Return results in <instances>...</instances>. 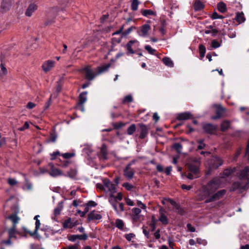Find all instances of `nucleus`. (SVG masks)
Listing matches in <instances>:
<instances>
[{"label": "nucleus", "mask_w": 249, "mask_h": 249, "mask_svg": "<svg viewBox=\"0 0 249 249\" xmlns=\"http://www.w3.org/2000/svg\"><path fill=\"white\" fill-rule=\"evenodd\" d=\"M221 183L219 178H213L206 185L203 186L200 199L203 200L214 193L220 187Z\"/></svg>", "instance_id": "f257e3e1"}, {"label": "nucleus", "mask_w": 249, "mask_h": 249, "mask_svg": "<svg viewBox=\"0 0 249 249\" xmlns=\"http://www.w3.org/2000/svg\"><path fill=\"white\" fill-rule=\"evenodd\" d=\"M96 187L100 190H104L106 193H109L110 195H113L116 192V188L114 184L107 178L103 180L102 184H97Z\"/></svg>", "instance_id": "f03ea898"}, {"label": "nucleus", "mask_w": 249, "mask_h": 249, "mask_svg": "<svg viewBox=\"0 0 249 249\" xmlns=\"http://www.w3.org/2000/svg\"><path fill=\"white\" fill-rule=\"evenodd\" d=\"M249 188V181H245L243 179L234 182L230 189L231 191H234L239 190L243 191Z\"/></svg>", "instance_id": "7ed1b4c3"}, {"label": "nucleus", "mask_w": 249, "mask_h": 249, "mask_svg": "<svg viewBox=\"0 0 249 249\" xmlns=\"http://www.w3.org/2000/svg\"><path fill=\"white\" fill-rule=\"evenodd\" d=\"M81 71L85 73V78L89 81L92 80L98 75L97 72H95L89 66L85 67Z\"/></svg>", "instance_id": "20e7f679"}, {"label": "nucleus", "mask_w": 249, "mask_h": 249, "mask_svg": "<svg viewBox=\"0 0 249 249\" xmlns=\"http://www.w3.org/2000/svg\"><path fill=\"white\" fill-rule=\"evenodd\" d=\"M226 191L225 190H221L214 194L212 196H210L208 198H207L205 201L206 203H208L211 202H213L216 201L221 198H222L224 195L226 194Z\"/></svg>", "instance_id": "39448f33"}, {"label": "nucleus", "mask_w": 249, "mask_h": 249, "mask_svg": "<svg viewBox=\"0 0 249 249\" xmlns=\"http://www.w3.org/2000/svg\"><path fill=\"white\" fill-rule=\"evenodd\" d=\"M13 3V0H1L0 10L4 13L10 10Z\"/></svg>", "instance_id": "423d86ee"}, {"label": "nucleus", "mask_w": 249, "mask_h": 249, "mask_svg": "<svg viewBox=\"0 0 249 249\" xmlns=\"http://www.w3.org/2000/svg\"><path fill=\"white\" fill-rule=\"evenodd\" d=\"M131 163L128 164L124 170V176L127 179H131L135 174V170L131 167Z\"/></svg>", "instance_id": "0eeeda50"}, {"label": "nucleus", "mask_w": 249, "mask_h": 249, "mask_svg": "<svg viewBox=\"0 0 249 249\" xmlns=\"http://www.w3.org/2000/svg\"><path fill=\"white\" fill-rule=\"evenodd\" d=\"M213 107L216 108V116L212 117V119L213 120H216L223 116L224 113L225 111V109L222 107L221 105H214Z\"/></svg>", "instance_id": "6e6552de"}, {"label": "nucleus", "mask_w": 249, "mask_h": 249, "mask_svg": "<svg viewBox=\"0 0 249 249\" xmlns=\"http://www.w3.org/2000/svg\"><path fill=\"white\" fill-rule=\"evenodd\" d=\"M168 201L173 206V209L175 212L180 215H183L185 213L184 210L180 207L178 204L173 199L168 198Z\"/></svg>", "instance_id": "1a4fd4ad"}, {"label": "nucleus", "mask_w": 249, "mask_h": 249, "mask_svg": "<svg viewBox=\"0 0 249 249\" xmlns=\"http://www.w3.org/2000/svg\"><path fill=\"white\" fill-rule=\"evenodd\" d=\"M223 164V160L221 158L217 157H213L211 160L210 168L216 169Z\"/></svg>", "instance_id": "9d476101"}, {"label": "nucleus", "mask_w": 249, "mask_h": 249, "mask_svg": "<svg viewBox=\"0 0 249 249\" xmlns=\"http://www.w3.org/2000/svg\"><path fill=\"white\" fill-rule=\"evenodd\" d=\"M203 128L207 133L213 134L216 131L217 126L211 124H206L203 125Z\"/></svg>", "instance_id": "9b49d317"}, {"label": "nucleus", "mask_w": 249, "mask_h": 249, "mask_svg": "<svg viewBox=\"0 0 249 249\" xmlns=\"http://www.w3.org/2000/svg\"><path fill=\"white\" fill-rule=\"evenodd\" d=\"M239 178L245 181H249V167H246L240 171Z\"/></svg>", "instance_id": "f8f14e48"}, {"label": "nucleus", "mask_w": 249, "mask_h": 249, "mask_svg": "<svg viewBox=\"0 0 249 249\" xmlns=\"http://www.w3.org/2000/svg\"><path fill=\"white\" fill-rule=\"evenodd\" d=\"M88 235L84 233L82 235L74 234L70 235L68 237V239L72 242H74L76 240H86L88 239Z\"/></svg>", "instance_id": "ddd939ff"}, {"label": "nucleus", "mask_w": 249, "mask_h": 249, "mask_svg": "<svg viewBox=\"0 0 249 249\" xmlns=\"http://www.w3.org/2000/svg\"><path fill=\"white\" fill-rule=\"evenodd\" d=\"M151 27L149 24H145L141 27V29L138 32L140 36L145 37L148 36V33Z\"/></svg>", "instance_id": "4468645a"}, {"label": "nucleus", "mask_w": 249, "mask_h": 249, "mask_svg": "<svg viewBox=\"0 0 249 249\" xmlns=\"http://www.w3.org/2000/svg\"><path fill=\"white\" fill-rule=\"evenodd\" d=\"M54 61L50 60L45 62L42 66L43 71L46 72L50 71L54 67Z\"/></svg>", "instance_id": "2eb2a0df"}, {"label": "nucleus", "mask_w": 249, "mask_h": 249, "mask_svg": "<svg viewBox=\"0 0 249 249\" xmlns=\"http://www.w3.org/2000/svg\"><path fill=\"white\" fill-rule=\"evenodd\" d=\"M37 6L35 3L30 4L28 7L26 12L25 15L27 17H31L32 14L37 9Z\"/></svg>", "instance_id": "dca6fc26"}, {"label": "nucleus", "mask_w": 249, "mask_h": 249, "mask_svg": "<svg viewBox=\"0 0 249 249\" xmlns=\"http://www.w3.org/2000/svg\"><path fill=\"white\" fill-rule=\"evenodd\" d=\"M102 218V215L95 211L89 213L88 214V219L89 221H95Z\"/></svg>", "instance_id": "f3484780"}, {"label": "nucleus", "mask_w": 249, "mask_h": 249, "mask_svg": "<svg viewBox=\"0 0 249 249\" xmlns=\"http://www.w3.org/2000/svg\"><path fill=\"white\" fill-rule=\"evenodd\" d=\"M139 126H140V129H141V133H140V138L141 139H143L148 134L147 127L145 125H144L142 124H139Z\"/></svg>", "instance_id": "a211bd4d"}, {"label": "nucleus", "mask_w": 249, "mask_h": 249, "mask_svg": "<svg viewBox=\"0 0 249 249\" xmlns=\"http://www.w3.org/2000/svg\"><path fill=\"white\" fill-rule=\"evenodd\" d=\"M192 117V115L190 112H186L179 114L177 117V119L180 121L186 120L191 118Z\"/></svg>", "instance_id": "6ab92c4d"}, {"label": "nucleus", "mask_w": 249, "mask_h": 249, "mask_svg": "<svg viewBox=\"0 0 249 249\" xmlns=\"http://www.w3.org/2000/svg\"><path fill=\"white\" fill-rule=\"evenodd\" d=\"M111 66V63H108L105 65H104L102 66L98 67L96 68V70L97 71V74L99 75L103 72L107 71L108 69Z\"/></svg>", "instance_id": "aec40b11"}, {"label": "nucleus", "mask_w": 249, "mask_h": 249, "mask_svg": "<svg viewBox=\"0 0 249 249\" xmlns=\"http://www.w3.org/2000/svg\"><path fill=\"white\" fill-rule=\"evenodd\" d=\"M109 202L113 207L114 210L117 213H118L119 210L118 209L117 200L115 198V196H114L113 195H110V196L109 198Z\"/></svg>", "instance_id": "412c9836"}, {"label": "nucleus", "mask_w": 249, "mask_h": 249, "mask_svg": "<svg viewBox=\"0 0 249 249\" xmlns=\"http://www.w3.org/2000/svg\"><path fill=\"white\" fill-rule=\"evenodd\" d=\"M160 216L159 220L161 222L163 225H166L168 224V219L166 216L163 213V211L162 209L160 210Z\"/></svg>", "instance_id": "4be33fe9"}, {"label": "nucleus", "mask_w": 249, "mask_h": 249, "mask_svg": "<svg viewBox=\"0 0 249 249\" xmlns=\"http://www.w3.org/2000/svg\"><path fill=\"white\" fill-rule=\"evenodd\" d=\"M36 227L33 233H30V236L32 237H37L38 235V230L39 228H40L41 223L40 222V220L39 219H36Z\"/></svg>", "instance_id": "5701e85b"}, {"label": "nucleus", "mask_w": 249, "mask_h": 249, "mask_svg": "<svg viewBox=\"0 0 249 249\" xmlns=\"http://www.w3.org/2000/svg\"><path fill=\"white\" fill-rule=\"evenodd\" d=\"M73 227H74V224H73V222L71 218H69L63 223V227L64 228H72Z\"/></svg>", "instance_id": "b1692460"}, {"label": "nucleus", "mask_w": 249, "mask_h": 249, "mask_svg": "<svg viewBox=\"0 0 249 249\" xmlns=\"http://www.w3.org/2000/svg\"><path fill=\"white\" fill-rule=\"evenodd\" d=\"M194 7L196 11H199L203 8L204 5L199 0H196L194 4Z\"/></svg>", "instance_id": "393cba45"}, {"label": "nucleus", "mask_w": 249, "mask_h": 249, "mask_svg": "<svg viewBox=\"0 0 249 249\" xmlns=\"http://www.w3.org/2000/svg\"><path fill=\"white\" fill-rule=\"evenodd\" d=\"M63 202L62 201L58 203L57 207L54 210V214L57 216L60 214L61 211L63 209Z\"/></svg>", "instance_id": "a878e982"}, {"label": "nucleus", "mask_w": 249, "mask_h": 249, "mask_svg": "<svg viewBox=\"0 0 249 249\" xmlns=\"http://www.w3.org/2000/svg\"><path fill=\"white\" fill-rule=\"evenodd\" d=\"M188 167L189 170L193 172V173H194L195 174H197L198 173L199 169L197 165L190 163L189 164Z\"/></svg>", "instance_id": "bb28decb"}, {"label": "nucleus", "mask_w": 249, "mask_h": 249, "mask_svg": "<svg viewBox=\"0 0 249 249\" xmlns=\"http://www.w3.org/2000/svg\"><path fill=\"white\" fill-rule=\"evenodd\" d=\"M230 121L227 120L223 121L221 124V130L222 131H226L230 127Z\"/></svg>", "instance_id": "cd10ccee"}, {"label": "nucleus", "mask_w": 249, "mask_h": 249, "mask_svg": "<svg viewBox=\"0 0 249 249\" xmlns=\"http://www.w3.org/2000/svg\"><path fill=\"white\" fill-rule=\"evenodd\" d=\"M236 20L239 23H241L244 22L245 21V18L244 16L243 12L237 13L236 16Z\"/></svg>", "instance_id": "c85d7f7f"}, {"label": "nucleus", "mask_w": 249, "mask_h": 249, "mask_svg": "<svg viewBox=\"0 0 249 249\" xmlns=\"http://www.w3.org/2000/svg\"><path fill=\"white\" fill-rule=\"evenodd\" d=\"M163 63L167 66L173 67L174 66L172 60L169 57H164L162 58Z\"/></svg>", "instance_id": "c756f323"}, {"label": "nucleus", "mask_w": 249, "mask_h": 249, "mask_svg": "<svg viewBox=\"0 0 249 249\" xmlns=\"http://www.w3.org/2000/svg\"><path fill=\"white\" fill-rule=\"evenodd\" d=\"M88 92L84 91L81 93L79 95V102L80 104H84L87 101V95Z\"/></svg>", "instance_id": "7c9ffc66"}, {"label": "nucleus", "mask_w": 249, "mask_h": 249, "mask_svg": "<svg viewBox=\"0 0 249 249\" xmlns=\"http://www.w3.org/2000/svg\"><path fill=\"white\" fill-rule=\"evenodd\" d=\"M17 231H16V227L15 225H13V227L8 230L9 237L10 239L14 237H16V233Z\"/></svg>", "instance_id": "2f4dec72"}, {"label": "nucleus", "mask_w": 249, "mask_h": 249, "mask_svg": "<svg viewBox=\"0 0 249 249\" xmlns=\"http://www.w3.org/2000/svg\"><path fill=\"white\" fill-rule=\"evenodd\" d=\"M9 218L12 221L13 223V225L16 226V225L18 222L19 220V217L17 216L16 214H13L11 215Z\"/></svg>", "instance_id": "473e14b6"}, {"label": "nucleus", "mask_w": 249, "mask_h": 249, "mask_svg": "<svg viewBox=\"0 0 249 249\" xmlns=\"http://www.w3.org/2000/svg\"><path fill=\"white\" fill-rule=\"evenodd\" d=\"M139 0H132L131 4V9L133 11H136L138 10V5L140 4Z\"/></svg>", "instance_id": "72a5a7b5"}, {"label": "nucleus", "mask_w": 249, "mask_h": 249, "mask_svg": "<svg viewBox=\"0 0 249 249\" xmlns=\"http://www.w3.org/2000/svg\"><path fill=\"white\" fill-rule=\"evenodd\" d=\"M101 154L104 159H106L107 155V148L106 144H103L101 148Z\"/></svg>", "instance_id": "f704fd0d"}, {"label": "nucleus", "mask_w": 249, "mask_h": 249, "mask_svg": "<svg viewBox=\"0 0 249 249\" xmlns=\"http://www.w3.org/2000/svg\"><path fill=\"white\" fill-rule=\"evenodd\" d=\"M136 127L135 124H132L127 129V133L129 135H132L136 131Z\"/></svg>", "instance_id": "c9c22d12"}, {"label": "nucleus", "mask_w": 249, "mask_h": 249, "mask_svg": "<svg viewBox=\"0 0 249 249\" xmlns=\"http://www.w3.org/2000/svg\"><path fill=\"white\" fill-rule=\"evenodd\" d=\"M50 175L52 177H56L61 175V171L56 168L52 169L50 173Z\"/></svg>", "instance_id": "e433bc0d"}, {"label": "nucleus", "mask_w": 249, "mask_h": 249, "mask_svg": "<svg viewBox=\"0 0 249 249\" xmlns=\"http://www.w3.org/2000/svg\"><path fill=\"white\" fill-rule=\"evenodd\" d=\"M217 8L218 10L222 13H224L226 11V4L223 2L219 3L217 5Z\"/></svg>", "instance_id": "4c0bfd02"}, {"label": "nucleus", "mask_w": 249, "mask_h": 249, "mask_svg": "<svg viewBox=\"0 0 249 249\" xmlns=\"http://www.w3.org/2000/svg\"><path fill=\"white\" fill-rule=\"evenodd\" d=\"M136 42L135 40H130L129 41L127 44H126V47L128 51V52L131 53H134V52L132 49V45L133 43H134Z\"/></svg>", "instance_id": "58836bf2"}, {"label": "nucleus", "mask_w": 249, "mask_h": 249, "mask_svg": "<svg viewBox=\"0 0 249 249\" xmlns=\"http://www.w3.org/2000/svg\"><path fill=\"white\" fill-rule=\"evenodd\" d=\"M199 53H200V56L201 57H203L205 56V54L206 53V48L205 47L201 44L199 46Z\"/></svg>", "instance_id": "ea45409f"}, {"label": "nucleus", "mask_w": 249, "mask_h": 249, "mask_svg": "<svg viewBox=\"0 0 249 249\" xmlns=\"http://www.w3.org/2000/svg\"><path fill=\"white\" fill-rule=\"evenodd\" d=\"M142 14L143 16H144L145 17H147L148 15H153V16L156 15L155 12H154V11H153L152 10H151L150 9L143 10L142 12Z\"/></svg>", "instance_id": "a19ab883"}, {"label": "nucleus", "mask_w": 249, "mask_h": 249, "mask_svg": "<svg viewBox=\"0 0 249 249\" xmlns=\"http://www.w3.org/2000/svg\"><path fill=\"white\" fill-rule=\"evenodd\" d=\"M173 147L177 151L178 153H180L182 148V146L179 143H175Z\"/></svg>", "instance_id": "79ce46f5"}, {"label": "nucleus", "mask_w": 249, "mask_h": 249, "mask_svg": "<svg viewBox=\"0 0 249 249\" xmlns=\"http://www.w3.org/2000/svg\"><path fill=\"white\" fill-rule=\"evenodd\" d=\"M1 70H0V79L7 74V71L5 67L1 64L0 65Z\"/></svg>", "instance_id": "37998d69"}, {"label": "nucleus", "mask_w": 249, "mask_h": 249, "mask_svg": "<svg viewBox=\"0 0 249 249\" xmlns=\"http://www.w3.org/2000/svg\"><path fill=\"white\" fill-rule=\"evenodd\" d=\"M133 101V98L132 96L131 95H128L125 96L123 100V103L125 104V103H131Z\"/></svg>", "instance_id": "c03bdc74"}, {"label": "nucleus", "mask_w": 249, "mask_h": 249, "mask_svg": "<svg viewBox=\"0 0 249 249\" xmlns=\"http://www.w3.org/2000/svg\"><path fill=\"white\" fill-rule=\"evenodd\" d=\"M115 223H116V227H117L118 229H119L120 230L123 229L124 226V224L123 220L118 219L116 220Z\"/></svg>", "instance_id": "a18cd8bd"}, {"label": "nucleus", "mask_w": 249, "mask_h": 249, "mask_svg": "<svg viewBox=\"0 0 249 249\" xmlns=\"http://www.w3.org/2000/svg\"><path fill=\"white\" fill-rule=\"evenodd\" d=\"M144 49L151 54H154L156 52L155 49H153L149 45L145 46Z\"/></svg>", "instance_id": "49530a36"}, {"label": "nucleus", "mask_w": 249, "mask_h": 249, "mask_svg": "<svg viewBox=\"0 0 249 249\" xmlns=\"http://www.w3.org/2000/svg\"><path fill=\"white\" fill-rule=\"evenodd\" d=\"M134 29H135V27H133V26H131L130 27H129V28H128L126 30H125V31L123 32L122 33V35L124 36H127L128 35H129L131 32Z\"/></svg>", "instance_id": "de8ad7c7"}, {"label": "nucleus", "mask_w": 249, "mask_h": 249, "mask_svg": "<svg viewBox=\"0 0 249 249\" xmlns=\"http://www.w3.org/2000/svg\"><path fill=\"white\" fill-rule=\"evenodd\" d=\"M132 213L133 215H140L141 210L139 208H134L132 209Z\"/></svg>", "instance_id": "09e8293b"}, {"label": "nucleus", "mask_w": 249, "mask_h": 249, "mask_svg": "<svg viewBox=\"0 0 249 249\" xmlns=\"http://www.w3.org/2000/svg\"><path fill=\"white\" fill-rule=\"evenodd\" d=\"M232 173V171L230 169L225 170L223 172V176L222 178H224L225 177H228Z\"/></svg>", "instance_id": "8fccbe9b"}, {"label": "nucleus", "mask_w": 249, "mask_h": 249, "mask_svg": "<svg viewBox=\"0 0 249 249\" xmlns=\"http://www.w3.org/2000/svg\"><path fill=\"white\" fill-rule=\"evenodd\" d=\"M123 186L129 191H130L133 188V186L128 182L124 183Z\"/></svg>", "instance_id": "3c124183"}, {"label": "nucleus", "mask_w": 249, "mask_h": 249, "mask_svg": "<svg viewBox=\"0 0 249 249\" xmlns=\"http://www.w3.org/2000/svg\"><path fill=\"white\" fill-rule=\"evenodd\" d=\"M212 46L216 49L220 46V44L216 40H213L212 42Z\"/></svg>", "instance_id": "603ef678"}, {"label": "nucleus", "mask_w": 249, "mask_h": 249, "mask_svg": "<svg viewBox=\"0 0 249 249\" xmlns=\"http://www.w3.org/2000/svg\"><path fill=\"white\" fill-rule=\"evenodd\" d=\"M135 235L134 233H129V234H126L124 235L125 238L128 241H131L132 239L133 238H134L135 237Z\"/></svg>", "instance_id": "864d4df0"}, {"label": "nucleus", "mask_w": 249, "mask_h": 249, "mask_svg": "<svg viewBox=\"0 0 249 249\" xmlns=\"http://www.w3.org/2000/svg\"><path fill=\"white\" fill-rule=\"evenodd\" d=\"M8 182L11 186H14L17 184V181L14 178H9L8 179Z\"/></svg>", "instance_id": "5fc2aeb1"}, {"label": "nucleus", "mask_w": 249, "mask_h": 249, "mask_svg": "<svg viewBox=\"0 0 249 249\" xmlns=\"http://www.w3.org/2000/svg\"><path fill=\"white\" fill-rule=\"evenodd\" d=\"M196 243L199 244H202L204 246L207 245V241L205 240L201 239L200 238H197L196 239Z\"/></svg>", "instance_id": "6e6d98bb"}, {"label": "nucleus", "mask_w": 249, "mask_h": 249, "mask_svg": "<svg viewBox=\"0 0 249 249\" xmlns=\"http://www.w3.org/2000/svg\"><path fill=\"white\" fill-rule=\"evenodd\" d=\"M74 156V154L66 153L63 154V157L65 159H70Z\"/></svg>", "instance_id": "4d7b16f0"}, {"label": "nucleus", "mask_w": 249, "mask_h": 249, "mask_svg": "<svg viewBox=\"0 0 249 249\" xmlns=\"http://www.w3.org/2000/svg\"><path fill=\"white\" fill-rule=\"evenodd\" d=\"M137 205L140 207V208H141L142 209H146V206L145 204H144L143 203H142L141 201H139L138 200L137 201Z\"/></svg>", "instance_id": "13d9d810"}, {"label": "nucleus", "mask_w": 249, "mask_h": 249, "mask_svg": "<svg viewBox=\"0 0 249 249\" xmlns=\"http://www.w3.org/2000/svg\"><path fill=\"white\" fill-rule=\"evenodd\" d=\"M187 227L188 228V230L191 231V232H194L195 231V228L192 226L191 224H187Z\"/></svg>", "instance_id": "bf43d9fd"}, {"label": "nucleus", "mask_w": 249, "mask_h": 249, "mask_svg": "<svg viewBox=\"0 0 249 249\" xmlns=\"http://www.w3.org/2000/svg\"><path fill=\"white\" fill-rule=\"evenodd\" d=\"M124 204L123 203H119V206L118 207V209L119 210V212L118 213H119L120 212H122L124 211Z\"/></svg>", "instance_id": "052dcab7"}, {"label": "nucleus", "mask_w": 249, "mask_h": 249, "mask_svg": "<svg viewBox=\"0 0 249 249\" xmlns=\"http://www.w3.org/2000/svg\"><path fill=\"white\" fill-rule=\"evenodd\" d=\"M209 28L212 29L211 34L213 36H215L216 34L218 32V30L215 29H213L212 26H210Z\"/></svg>", "instance_id": "680f3d73"}, {"label": "nucleus", "mask_w": 249, "mask_h": 249, "mask_svg": "<svg viewBox=\"0 0 249 249\" xmlns=\"http://www.w3.org/2000/svg\"><path fill=\"white\" fill-rule=\"evenodd\" d=\"M52 96L49 98V100L45 104L44 106V109H47L50 107L51 103Z\"/></svg>", "instance_id": "e2e57ef3"}, {"label": "nucleus", "mask_w": 249, "mask_h": 249, "mask_svg": "<svg viewBox=\"0 0 249 249\" xmlns=\"http://www.w3.org/2000/svg\"><path fill=\"white\" fill-rule=\"evenodd\" d=\"M87 205H88L89 207H95L97 205V204L95 203V202L93 201H89L87 203Z\"/></svg>", "instance_id": "0e129e2a"}, {"label": "nucleus", "mask_w": 249, "mask_h": 249, "mask_svg": "<svg viewBox=\"0 0 249 249\" xmlns=\"http://www.w3.org/2000/svg\"><path fill=\"white\" fill-rule=\"evenodd\" d=\"M181 188L182 189H186L187 190H190L192 188V186L191 185H186L185 184L181 185Z\"/></svg>", "instance_id": "69168bd1"}, {"label": "nucleus", "mask_w": 249, "mask_h": 249, "mask_svg": "<svg viewBox=\"0 0 249 249\" xmlns=\"http://www.w3.org/2000/svg\"><path fill=\"white\" fill-rule=\"evenodd\" d=\"M61 89H62V85L59 82H58L57 86L56 89V92L57 93L60 92V91L61 90Z\"/></svg>", "instance_id": "338daca9"}, {"label": "nucleus", "mask_w": 249, "mask_h": 249, "mask_svg": "<svg viewBox=\"0 0 249 249\" xmlns=\"http://www.w3.org/2000/svg\"><path fill=\"white\" fill-rule=\"evenodd\" d=\"M36 106V104L32 102H29L27 104V107L29 109H32Z\"/></svg>", "instance_id": "774afa93"}]
</instances>
